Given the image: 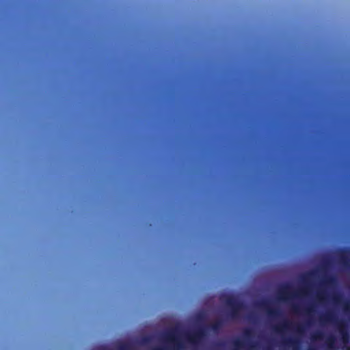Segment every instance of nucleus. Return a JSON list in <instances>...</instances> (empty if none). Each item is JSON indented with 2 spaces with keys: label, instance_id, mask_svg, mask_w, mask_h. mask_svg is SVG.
<instances>
[{
  "label": "nucleus",
  "instance_id": "nucleus-15",
  "mask_svg": "<svg viewBox=\"0 0 350 350\" xmlns=\"http://www.w3.org/2000/svg\"><path fill=\"white\" fill-rule=\"evenodd\" d=\"M243 336L246 339H249L253 336V329L252 328H245L243 330Z\"/></svg>",
  "mask_w": 350,
  "mask_h": 350
},
{
  "label": "nucleus",
  "instance_id": "nucleus-9",
  "mask_svg": "<svg viewBox=\"0 0 350 350\" xmlns=\"http://www.w3.org/2000/svg\"><path fill=\"white\" fill-rule=\"evenodd\" d=\"M286 345L293 347V350H299L300 341L297 338H288L284 340Z\"/></svg>",
  "mask_w": 350,
  "mask_h": 350
},
{
  "label": "nucleus",
  "instance_id": "nucleus-27",
  "mask_svg": "<svg viewBox=\"0 0 350 350\" xmlns=\"http://www.w3.org/2000/svg\"><path fill=\"white\" fill-rule=\"evenodd\" d=\"M152 350H164V349L163 347H156L154 348Z\"/></svg>",
  "mask_w": 350,
  "mask_h": 350
},
{
  "label": "nucleus",
  "instance_id": "nucleus-33",
  "mask_svg": "<svg viewBox=\"0 0 350 350\" xmlns=\"http://www.w3.org/2000/svg\"><path fill=\"white\" fill-rule=\"evenodd\" d=\"M117 23H124V21H117Z\"/></svg>",
  "mask_w": 350,
  "mask_h": 350
},
{
  "label": "nucleus",
  "instance_id": "nucleus-4",
  "mask_svg": "<svg viewBox=\"0 0 350 350\" xmlns=\"http://www.w3.org/2000/svg\"><path fill=\"white\" fill-rule=\"evenodd\" d=\"M187 340L192 345H198L200 340L206 335V330L204 327H199L192 333H185Z\"/></svg>",
  "mask_w": 350,
  "mask_h": 350
},
{
  "label": "nucleus",
  "instance_id": "nucleus-11",
  "mask_svg": "<svg viewBox=\"0 0 350 350\" xmlns=\"http://www.w3.org/2000/svg\"><path fill=\"white\" fill-rule=\"evenodd\" d=\"M336 338L335 336L331 334L329 335L326 339H325V345L327 347V348L330 349H335V342H336Z\"/></svg>",
  "mask_w": 350,
  "mask_h": 350
},
{
  "label": "nucleus",
  "instance_id": "nucleus-2",
  "mask_svg": "<svg viewBox=\"0 0 350 350\" xmlns=\"http://www.w3.org/2000/svg\"><path fill=\"white\" fill-rule=\"evenodd\" d=\"M222 297L225 304L230 308L229 316L232 319L238 317L239 311L245 307L244 303L232 295H224Z\"/></svg>",
  "mask_w": 350,
  "mask_h": 350
},
{
  "label": "nucleus",
  "instance_id": "nucleus-10",
  "mask_svg": "<svg viewBox=\"0 0 350 350\" xmlns=\"http://www.w3.org/2000/svg\"><path fill=\"white\" fill-rule=\"evenodd\" d=\"M336 282H337L336 278L333 275L325 276L323 278V283L325 285L329 286L335 285L336 284Z\"/></svg>",
  "mask_w": 350,
  "mask_h": 350
},
{
  "label": "nucleus",
  "instance_id": "nucleus-7",
  "mask_svg": "<svg viewBox=\"0 0 350 350\" xmlns=\"http://www.w3.org/2000/svg\"><path fill=\"white\" fill-rule=\"evenodd\" d=\"M292 286L289 283H285L280 286L278 291L279 299L282 301H286L290 297V290Z\"/></svg>",
  "mask_w": 350,
  "mask_h": 350
},
{
  "label": "nucleus",
  "instance_id": "nucleus-3",
  "mask_svg": "<svg viewBox=\"0 0 350 350\" xmlns=\"http://www.w3.org/2000/svg\"><path fill=\"white\" fill-rule=\"evenodd\" d=\"M179 332V326H175L170 328L163 333L162 337L168 344L171 345L174 350H183L185 348L184 343L176 337V334Z\"/></svg>",
  "mask_w": 350,
  "mask_h": 350
},
{
  "label": "nucleus",
  "instance_id": "nucleus-36",
  "mask_svg": "<svg viewBox=\"0 0 350 350\" xmlns=\"http://www.w3.org/2000/svg\"><path fill=\"white\" fill-rule=\"evenodd\" d=\"M301 293H305L304 289H301Z\"/></svg>",
  "mask_w": 350,
  "mask_h": 350
},
{
  "label": "nucleus",
  "instance_id": "nucleus-28",
  "mask_svg": "<svg viewBox=\"0 0 350 350\" xmlns=\"http://www.w3.org/2000/svg\"><path fill=\"white\" fill-rule=\"evenodd\" d=\"M308 350H318V349L316 348L310 347Z\"/></svg>",
  "mask_w": 350,
  "mask_h": 350
},
{
  "label": "nucleus",
  "instance_id": "nucleus-25",
  "mask_svg": "<svg viewBox=\"0 0 350 350\" xmlns=\"http://www.w3.org/2000/svg\"><path fill=\"white\" fill-rule=\"evenodd\" d=\"M306 311L308 313H310L311 312H312V311H313V309H312V308H311V307H308V308H307L306 309Z\"/></svg>",
  "mask_w": 350,
  "mask_h": 350
},
{
  "label": "nucleus",
  "instance_id": "nucleus-32",
  "mask_svg": "<svg viewBox=\"0 0 350 350\" xmlns=\"http://www.w3.org/2000/svg\"><path fill=\"white\" fill-rule=\"evenodd\" d=\"M117 23H124V21H117Z\"/></svg>",
  "mask_w": 350,
  "mask_h": 350
},
{
  "label": "nucleus",
  "instance_id": "nucleus-20",
  "mask_svg": "<svg viewBox=\"0 0 350 350\" xmlns=\"http://www.w3.org/2000/svg\"><path fill=\"white\" fill-rule=\"evenodd\" d=\"M343 308L345 311L350 310V303L348 301L345 302L343 305Z\"/></svg>",
  "mask_w": 350,
  "mask_h": 350
},
{
  "label": "nucleus",
  "instance_id": "nucleus-29",
  "mask_svg": "<svg viewBox=\"0 0 350 350\" xmlns=\"http://www.w3.org/2000/svg\"><path fill=\"white\" fill-rule=\"evenodd\" d=\"M22 22H31V21H23ZM62 22H67L66 21H62Z\"/></svg>",
  "mask_w": 350,
  "mask_h": 350
},
{
  "label": "nucleus",
  "instance_id": "nucleus-26",
  "mask_svg": "<svg viewBox=\"0 0 350 350\" xmlns=\"http://www.w3.org/2000/svg\"><path fill=\"white\" fill-rule=\"evenodd\" d=\"M293 308L295 312H298V307L297 306H294Z\"/></svg>",
  "mask_w": 350,
  "mask_h": 350
},
{
  "label": "nucleus",
  "instance_id": "nucleus-23",
  "mask_svg": "<svg viewBox=\"0 0 350 350\" xmlns=\"http://www.w3.org/2000/svg\"><path fill=\"white\" fill-rule=\"evenodd\" d=\"M120 350H129V346L127 345H122L120 347Z\"/></svg>",
  "mask_w": 350,
  "mask_h": 350
},
{
  "label": "nucleus",
  "instance_id": "nucleus-5",
  "mask_svg": "<svg viewBox=\"0 0 350 350\" xmlns=\"http://www.w3.org/2000/svg\"><path fill=\"white\" fill-rule=\"evenodd\" d=\"M258 305L265 310L267 316L272 319H278L282 316L281 311L278 308L270 307V302L267 299H263L258 303Z\"/></svg>",
  "mask_w": 350,
  "mask_h": 350
},
{
  "label": "nucleus",
  "instance_id": "nucleus-18",
  "mask_svg": "<svg viewBox=\"0 0 350 350\" xmlns=\"http://www.w3.org/2000/svg\"><path fill=\"white\" fill-rule=\"evenodd\" d=\"M341 296L338 294L334 295L333 296V301L335 303H338L340 301Z\"/></svg>",
  "mask_w": 350,
  "mask_h": 350
},
{
  "label": "nucleus",
  "instance_id": "nucleus-31",
  "mask_svg": "<svg viewBox=\"0 0 350 350\" xmlns=\"http://www.w3.org/2000/svg\"><path fill=\"white\" fill-rule=\"evenodd\" d=\"M117 23H124V21H117Z\"/></svg>",
  "mask_w": 350,
  "mask_h": 350
},
{
  "label": "nucleus",
  "instance_id": "nucleus-8",
  "mask_svg": "<svg viewBox=\"0 0 350 350\" xmlns=\"http://www.w3.org/2000/svg\"><path fill=\"white\" fill-rule=\"evenodd\" d=\"M292 325H293L292 322H291L288 320H284L282 323L273 326V329L276 332L282 333L284 331L290 329L291 328Z\"/></svg>",
  "mask_w": 350,
  "mask_h": 350
},
{
  "label": "nucleus",
  "instance_id": "nucleus-24",
  "mask_svg": "<svg viewBox=\"0 0 350 350\" xmlns=\"http://www.w3.org/2000/svg\"><path fill=\"white\" fill-rule=\"evenodd\" d=\"M204 318V314L202 313L198 314L197 315V319L198 320L202 319Z\"/></svg>",
  "mask_w": 350,
  "mask_h": 350
},
{
  "label": "nucleus",
  "instance_id": "nucleus-34",
  "mask_svg": "<svg viewBox=\"0 0 350 350\" xmlns=\"http://www.w3.org/2000/svg\"><path fill=\"white\" fill-rule=\"evenodd\" d=\"M117 23H124V21H117Z\"/></svg>",
  "mask_w": 350,
  "mask_h": 350
},
{
  "label": "nucleus",
  "instance_id": "nucleus-14",
  "mask_svg": "<svg viewBox=\"0 0 350 350\" xmlns=\"http://www.w3.org/2000/svg\"><path fill=\"white\" fill-rule=\"evenodd\" d=\"M323 333L321 332H316L315 333H314L312 336H311V339L312 340H321L323 338Z\"/></svg>",
  "mask_w": 350,
  "mask_h": 350
},
{
  "label": "nucleus",
  "instance_id": "nucleus-30",
  "mask_svg": "<svg viewBox=\"0 0 350 350\" xmlns=\"http://www.w3.org/2000/svg\"><path fill=\"white\" fill-rule=\"evenodd\" d=\"M117 23H124V21H117Z\"/></svg>",
  "mask_w": 350,
  "mask_h": 350
},
{
  "label": "nucleus",
  "instance_id": "nucleus-13",
  "mask_svg": "<svg viewBox=\"0 0 350 350\" xmlns=\"http://www.w3.org/2000/svg\"><path fill=\"white\" fill-rule=\"evenodd\" d=\"M314 275V271H310V272L306 273L303 274V275L301 276V282H303L304 283H306V282H308V280L311 277H312Z\"/></svg>",
  "mask_w": 350,
  "mask_h": 350
},
{
  "label": "nucleus",
  "instance_id": "nucleus-35",
  "mask_svg": "<svg viewBox=\"0 0 350 350\" xmlns=\"http://www.w3.org/2000/svg\"><path fill=\"white\" fill-rule=\"evenodd\" d=\"M346 350H350V345L346 347Z\"/></svg>",
  "mask_w": 350,
  "mask_h": 350
},
{
  "label": "nucleus",
  "instance_id": "nucleus-17",
  "mask_svg": "<svg viewBox=\"0 0 350 350\" xmlns=\"http://www.w3.org/2000/svg\"><path fill=\"white\" fill-rule=\"evenodd\" d=\"M325 292L323 291H319V293H318L317 295V297H318V299L320 300V301H324L325 299Z\"/></svg>",
  "mask_w": 350,
  "mask_h": 350
},
{
  "label": "nucleus",
  "instance_id": "nucleus-16",
  "mask_svg": "<svg viewBox=\"0 0 350 350\" xmlns=\"http://www.w3.org/2000/svg\"><path fill=\"white\" fill-rule=\"evenodd\" d=\"M6 25H16L17 23H5ZM24 25H35L36 23H23ZM40 25H48L49 23H39ZM53 25H68L69 23H52Z\"/></svg>",
  "mask_w": 350,
  "mask_h": 350
},
{
  "label": "nucleus",
  "instance_id": "nucleus-22",
  "mask_svg": "<svg viewBox=\"0 0 350 350\" xmlns=\"http://www.w3.org/2000/svg\"><path fill=\"white\" fill-rule=\"evenodd\" d=\"M262 350H273V347L268 344L263 347Z\"/></svg>",
  "mask_w": 350,
  "mask_h": 350
},
{
  "label": "nucleus",
  "instance_id": "nucleus-19",
  "mask_svg": "<svg viewBox=\"0 0 350 350\" xmlns=\"http://www.w3.org/2000/svg\"><path fill=\"white\" fill-rule=\"evenodd\" d=\"M330 262H331V261H330L329 258H325L323 259V265H324V267H327V266H329V265H330Z\"/></svg>",
  "mask_w": 350,
  "mask_h": 350
},
{
  "label": "nucleus",
  "instance_id": "nucleus-6",
  "mask_svg": "<svg viewBox=\"0 0 350 350\" xmlns=\"http://www.w3.org/2000/svg\"><path fill=\"white\" fill-rule=\"evenodd\" d=\"M350 253V247H344L339 251V262L346 268H350V260L347 254Z\"/></svg>",
  "mask_w": 350,
  "mask_h": 350
},
{
  "label": "nucleus",
  "instance_id": "nucleus-12",
  "mask_svg": "<svg viewBox=\"0 0 350 350\" xmlns=\"http://www.w3.org/2000/svg\"><path fill=\"white\" fill-rule=\"evenodd\" d=\"M223 322L221 320H217L210 325L208 328L214 332L219 331L222 327Z\"/></svg>",
  "mask_w": 350,
  "mask_h": 350
},
{
  "label": "nucleus",
  "instance_id": "nucleus-1",
  "mask_svg": "<svg viewBox=\"0 0 350 350\" xmlns=\"http://www.w3.org/2000/svg\"><path fill=\"white\" fill-rule=\"evenodd\" d=\"M321 321L322 322L332 323L336 325L338 328L342 343L346 345L349 342L350 335L347 329L346 323L342 321H339L333 312L329 311L326 312L324 315L321 317Z\"/></svg>",
  "mask_w": 350,
  "mask_h": 350
},
{
  "label": "nucleus",
  "instance_id": "nucleus-21",
  "mask_svg": "<svg viewBox=\"0 0 350 350\" xmlns=\"http://www.w3.org/2000/svg\"><path fill=\"white\" fill-rule=\"evenodd\" d=\"M296 330L299 333H302L304 332V327L303 325H299L297 326Z\"/></svg>",
  "mask_w": 350,
  "mask_h": 350
},
{
  "label": "nucleus",
  "instance_id": "nucleus-37",
  "mask_svg": "<svg viewBox=\"0 0 350 350\" xmlns=\"http://www.w3.org/2000/svg\"><path fill=\"white\" fill-rule=\"evenodd\" d=\"M138 22H139V23H141L142 21H139Z\"/></svg>",
  "mask_w": 350,
  "mask_h": 350
}]
</instances>
